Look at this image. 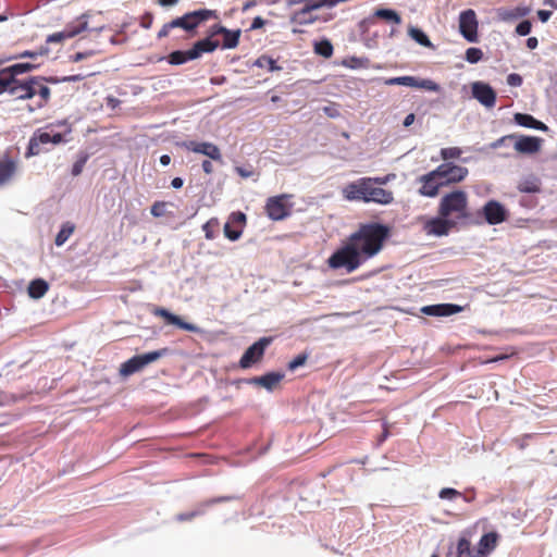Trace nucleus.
Masks as SVG:
<instances>
[{"mask_svg": "<svg viewBox=\"0 0 557 557\" xmlns=\"http://www.w3.org/2000/svg\"><path fill=\"white\" fill-rule=\"evenodd\" d=\"M152 22H153V14L150 13V12H146L141 17H140V26L145 29H149L152 25Z\"/></svg>", "mask_w": 557, "mask_h": 557, "instance_id": "58", "label": "nucleus"}, {"mask_svg": "<svg viewBox=\"0 0 557 557\" xmlns=\"http://www.w3.org/2000/svg\"><path fill=\"white\" fill-rule=\"evenodd\" d=\"M461 496V493L455 488H451V487H444L438 493V497L441 499H448V500H453L457 497H460Z\"/></svg>", "mask_w": 557, "mask_h": 557, "instance_id": "45", "label": "nucleus"}, {"mask_svg": "<svg viewBox=\"0 0 557 557\" xmlns=\"http://www.w3.org/2000/svg\"><path fill=\"white\" fill-rule=\"evenodd\" d=\"M305 5L302 8V13H310L312 11L319 10L323 8L321 0H304Z\"/></svg>", "mask_w": 557, "mask_h": 557, "instance_id": "48", "label": "nucleus"}, {"mask_svg": "<svg viewBox=\"0 0 557 557\" xmlns=\"http://www.w3.org/2000/svg\"><path fill=\"white\" fill-rule=\"evenodd\" d=\"M290 195L282 194L267 199L264 211L269 219L282 221L290 215L292 203L288 202Z\"/></svg>", "mask_w": 557, "mask_h": 557, "instance_id": "9", "label": "nucleus"}, {"mask_svg": "<svg viewBox=\"0 0 557 557\" xmlns=\"http://www.w3.org/2000/svg\"><path fill=\"white\" fill-rule=\"evenodd\" d=\"M513 119L517 124H519L520 126H523V127H529V128H534V129H540V131L547 129V126L544 123H542L541 121H537L532 115L527 114V113H516Z\"/></svg>", "mask_w": 557, "mask_h": 557, "instance_id": "28", "label": "nucleus"}, {"mask_svg": "<svg viewBox=\"0 0 557 557\" xmlns=\"http://www.w3.org/2000/svg\"><path fill=\"white\" fill-rule=\"evenodd\" d=\"M20 160L14 149H7L0 157V187L9 184L17 174Z\"/></svg>", "mask_w": 557, "mask_h": 557, "instance_id": "10", "label": "nucleus"}, {"mask_svg": "<svg viewBox=\"0 0 557 557\" xmlns=\"http://www.w3.org/2000/svg\"><path fill=\"white\" fill-rule=\"evenodd\" d=\"M48 289L49 284L42 278L33 280L27 288L29 297L34 299L44 297Z\"/></svg>", "mask_w": 557, "mask_h": 557, "instance_id": "29", "label": "nucleus"}, {"mask_svg": "<svg viewBox=\"0 0 557 557\" xmlns=\"http://www.w3.org/2000/svg\"><path fill=\"white\" fill-rule=\"evenodd\" d=\"M257 64L261 67L267 66L269 69V71H271V72L281 69L280 66L276 65V62L273 59L265 57V55L259 58L257 60Z\"/></svg>", "mask_w": 557, "mask_h": 557, "instance_id": "47", "label": "nucleus"}, {"mask_svg": "<svg viewBox=\"0 0 557 557\" xmlns=\"http://www.w3.org/2000/svg\"><path fill=\"white\" fill-rule=\"evenodd\" d=\"M539 45V41H537V38L536 37H529L527 39V47L529 49H535Z\"/></svg>", "mask_w": 557, "mask_h": 557, "instance_id": "64", "label": "nucleus"}, {"mask_svg": "<svg viewBox=\"0 0 557 557\" xmlns=\"http://www.w3.org/2000/svg\"><path fill=\"white\" fill-rule=\"evenodd\" d=\"M537 16L540 18L541 22L545 23L549 20V17L552 16V12L550 11H546V10H540L537 12Z\"/></svg>", "mask_w": 557, "mask_h": 557, "instance_id": "61", "label": "nucleus"}, {"mask_svg": "<svg viewBox=\"0 0 557 557\" xmlns=\"http://www.w3.org/2000/svg\"><path fill=\"white\" fill-rule=\"evenodd\" d=\"M63 141V135L61 133H53L50 134L48 132H45L42 129H36L32 137L29 138L28 146L25 152V158H32L34 156H38L47 149L45 146L51 144V145H59Z\"/></svg>", "mask_w": 557, "mask_h": 557, "instance_id": "6", "label": "nucleus"}, {"mask_svg": "<svg viewBox=\"0 0 557 557\" xmlns=\"http://www.w3.org/2000/svg\"><path fill=\"white\" fill-rule=\"evenodd\" d=\"M369 60L367 58L351 57L344 61V65L350 69L367 67Z\"/></svg>", "mask_w": 557, "mask_h": 557, "instance_id": "43", "label": "nucleus"}, {"mask_svg": "<svg viewBox=\"0 0 557 557\" xmlns=\"http://www.w3.org/2000/svg\"><path fill=\"white\" fill-rule=\"evenodd\" d=\"M531 28H532V24L530 21L528 20H524L522 22H520L517 27H516V33L519 35V36H527L530 34L531 32Z\"/></svg>", "mask_w": 557, "mask_h": 557, "instance_id": "51", "label": "nucleus"}, {"mask_svg": "<svg viewBox=\"0 0 557 557\" xmlns=\"http://www.w3.org/2000/svg\"><path fill=\"white\" fill-rule=\"evenodd\" d=\"M414 120H416V115L413 113H409L405 117L403 124H404L405 127H409V126H411L413 124Z\"/></svg>", "mask_w": 557, "mask_h": 557, "instance_id": "63", "label": "nucleus"}, {"mask_svg": "<svg viewBox=\"0 0 557 557\" xmlns=\"http://www.w3.org/2000/svg\"><path fill=\"white\" fill-rule=\"evenodd\" d=\"M522 77L517 73H511L507 76V84L512 87H519L522 85Z\"/></svg>", "mask_w": 557, "mask_h": 557, "instance_id": "57", "label": "nucleus"}, {"mask_svg": "<svg viewBox=\"0 0 557 557\" xmlns=\"http://www.w3.org/2000/svg\"><path fill=\"white\" fill-rule=\"evenodd\" d=\"M421 184L419 194L424 197L434 198L438 195V191L443 186V183L438 175L435 173V169L418 178Z\"/></svg>", "mask_w": 557, "mask_h": 557, "instance_id": "18", "label": "nucleus"}, {"mask_svg": "<svg viewBox=\"0 0 557 557\" xmlns=\"http://www.w3.org/2000/svg\"><path fill=\"white\" fill-rule=\"evenodd\" d=\"M233 499H235L234 496H221V497H216V498H212V499L206 500L205 505L206 506H210V505H213V504H216V503L230 502V500H233Z\"/></svg>", "mask_w": 557, "mask_h": 557, "instance_id": "59", "label": "nucleus"}, {"mask_svg": "<svg viewBox=\"0 0 557 557\" xmlns=\"http://www.w3.org/2000/svg\"><path fill=\"white\" fill-rule=\"evenodd\" d=\"M173 28H177L174 24V20H172L171 22L169 23H165L161 29L158 32V38L159 39H162V38H165L169 36L170 32L173 29Z\"/></svg>", "mask_w": 557, "mask_h": 557, "instance_id": "54", "label": "nucleus"}, {"mask_svg": "<svg viewBox=\"0 0 557 557\" xmlns=\"http://www.w3.org/2000/svg\"><path fill=\"white\" fill-rule=\"evenodd\" d=\"M218 17L215 10L200 9L174 18V24L177 28H182L187 33H194L201 23Z\"/></svg>", "mask_w": 557, "mask_h": 557, "instance_id": "7", "label": "nucleus"}, {"mask_svg": "<svg viewBox=\"0 0 557 557\" xmlns=\"http://www.w3.org/2000/svg\"><path fill=\"white\" fill-rule=\"evenodd\" d=\"M247 216L240 211L232 212L224 224L223 231L227 239L235 242L243 235Z\"/></svg>", "mask_w": 557, "mask_h": 557, "instance_id": "15", "label": "nucleus"}, {"mask_svg": "<svg viewBox=\"0 0 557 557\" xmlns=\"http://www.w3.org/2000/svg\"><path fill=\"white\" fill-rule=\"evenodd\" d=\"M461 311H462V307L459 305H454V304L431 305V306H424L421 309V312H423L426 315H432V317H448V315L459 313Z\"/></svg>", "mask_w": 557, "mask_h": 557, "instance_id": "23", "label": "nucleus"}, {"mask_svg": "<svg viewBox=\"0 0 557 557\" xmlns=\"http://www.w3.org/2000/svg\"><path fill=\"white\" fill-rule=\"evenodd\" d=\"M387 86L400 85L413 88H422L430 91H438L440 86L431 79H419L414 76L391 77L384 81Z\"/></svg>", "mask_w": 557, "mask_h": 557, "instance_id": "16", "label": "nucleus"}, {"mask_svg": "<svg viewBox=\"0 0 557 557\" xmlns=\"http://www.w3.org/2000/svg\"><path fill=\"white\" fill-rule=\"evenodd\" d=\"M458 557H475V550L471 549L470 541L462 536L459 539L457 544Z\"/></svg>", "mask_w": 557, "mask_h": 557, "instance_id": "34", "label": "nucleus"}, {"mask_svg": "<svg viewBox=\"0 0 557 557\" xmlns=\"http://www.w3.org/2000/svg\"><path fill=\"white\" fill-rule=\"evenodd\" d=\"M166 59L168 62L172 65H181L186 63L187 61L194 60V58L190 55V49L186 51H173L166 57Z\"/></svg>", "mask_w": 557, "mask_h": 557, "instance_id": "32", "label": "nucleus"}, {"mask_svg": "<svg viewBox=\"0 0 557 557\" xmlns=\"http://www.w3.org/2000/svg\"><path fill=\"white\" fill-rule=\"evenodd\" d=\"M284 374L278 372H270L262 376H257L251 380L253 384L260 385L268 391H272L275 388L280 382L283 380Z\"/></svg>", "mask_w": 557, "mask_h": 557, "instance_id": "27", "label": "nucleus"}, {"mask_svg": "<svg viewBox=\"0 0 557 557\" xmlns=\"http://www.w3.org/2000/svg\"><path fill=\"white\" fill-rule=\"evenodd\" d=\"M154 315L163 318L166 323L178 326L182 330L195 332L197 326L183 321L178 315H175L164 308H156L153 311Z\"/></svg>", "mask_w": 557, "mask_h": 557, "instance_id": "24", "label": "nucleus"}, {"mask_svg": "<svg viewBox=\"0 0 557 557\" xmlns=\"http://www.w3.org/2000/svg\"><path fill=\"white\" fill-rule=\"evenodd\" d=\"M12 84V76L10 73L4 72V70L0 71V94L7 92L8 88Z\"/></svg>", "mask_w": 557, "mask_h": 557, "instance_id": "46", "label": "nucleus"}, {"mask_svg": "<svg viewBox=\"0 0 557 557\" xmlns=\"http://www.w3.org/2000/svg\"><path fill=\"white\" fill-rule=\"evenodd\" d=\"M435 173L441 178L443 186H449L462 182L469 171L465 166L451 162L442 163L435 169Z\"/></svg>", "mask_w": 557, "mask_h": 557, "instance_id": "11", "label": "nucleus"}, {"mask_svg": "<svg viewBox=\"0 0 557 557\" xmlns=\"http://www.w3.org/2000/svg\"><path fill=\"white\" fill-rule=\"evenodd\" d=\"M271 342L272 337H261L256 343H253L250 347L247 348V350L239 359V367L242 369H248L260 362L263 358L267 347L271 344Z\"/></svg>", "mask_w": 557, "mask_h": 557, "instance_id": "12", "label": "nucleus"}, {"mask_svg": "<svg viewBox=\"0 0 557 557\" xmlns=\"http://www.w3.org/2000/svg\"><path fill=\"white\" fill-rule=\"evenodd\" d=\"M86 15H82L77 23L66 25L62 32L53 33L46 39V44H62L66 39H71L81 33L88 29V23L85 20Z\"/></svg>", "mask_w": 557, "mask_h": 557, "instance_id": "13", "label": "nucleus"}, {"mask_svg": "<svg viewBox=\"0 0 557 557\" xmlns=\"http://www.w3.org/2000/svg\"><path fill=\"white\" fill-rule=\"evenodd\" d=\"M461 153L462 151L458 147H448L441 149V157L445 161L450 159H458L460 158Z\"/></svg>", "mask_w": 557, "mask_h": 557, "instance_id": "42", "label": "nucleus"}, {"mask_svg": "<svg viewBox=\"0 0 557 557\" xmlns=\"http://www.w3.org/2000/svg\"><path fill=\"white\" fill-rule=\"evenodd\" d=\"M497 541L498 534L496 532L484 534L479 541L478 548L475 549V557H486L495 549Z\"/></svg>", "mask_w": 557, "mask_h": 557, "instance_id": "25", "label": "nucleus"}, {"mask_svg": "<svg viewBox=\"0 0 557 557\" xmlns=\"http://www.w3.org/2000/svg\"><path fill=\"white\" fill-rule=\"evenodd\" d=\"M220 230V221L218 218H211L202 225V231L205 232V237L209 240H212L216 237Z\"/></svg>", "mask_w": 557, "mask_h": 557, "instance_id": "33", "label": "nucleus"}, {"mask_svg": "<svg viewBox=\"0 0 557 557\" xmlns=\"http://www.w3.org/2000/svg\"><path fill=\"white\" fill-rule=\"evenodd\" d=\"M165 208H166V202L156 201L150 208V213L156 218H160V216L164 215Z\"/></svg>", "mask_w": 557, "mask_h": 557, "instance_id": "49", "label": "nucleus"}, {"mask_svg": "<svg viewBox=\"0 0 557 557\" xmlns=\"http://www.w3.org/2000/svg\"><path fill=\"white\" fill-rule=\"evenodd\" d=\"M515 139H516V135H513V134L506 135V136L498 138L497 140H495L491 146H492V148L496 149L503 145H507L508 143L513 141Z\"/></svg>", "mask_w": 557, "mask_h": 557, "instance_id": "55", "label": "nucleus"}, {"mask_svg": "<svg viewBox=\"0 0 557 557\" xmlns=\"http://www.w3.org/2000/svg\"><path fill=\"white\" fill-rule=\"evenodd\" d=\"M483 59V51L480 48L471 47L466 51V60L471 63H478Z\"/></svg>", "mask_w": 557, "mask_h": 557, "instance_id": "41", "label": "nucleus"}, {"mask_svg": "<svg viewBox=\"0 0 557 557\" xmlns=\"http://www.w3.org/2000/svg\"><path fill=\"white\" fill-rule=\"evenodd\" d=\"M472 96L486 108H493L496 102L495 90L486 83L474 82L471 85Z\"/></svg>", "mask_w": 557, "mask_h": 557, "instance_id": "21", "label": "nucleus"}, {"mask_svg": "<svg viewBox=\"0 0 557 557\" xmlns=\"http://www.w3.org/2000/svg\"><path fill=\"white\" fill-rule=\"evenodd\" d=\"M235 172L243 178L251 177L256 174L253 168L249 166H236Z\"/></svg>", "mask_w": 557, "mask_h": 557, "instance_id": "53", "label": "nucleus"}, {"mask_svg": "<svg viewBox=\"0 0 557 557\" xmlns=\"http://www.w3.org/2000/svg\"><path fill=\"white\" fill-rule=\"evenodd\" d=\"M87 161V157H83L81 158L79 160H77L74 164H73V168H72V175L73 176H77L82 173L84 166H85V163Z\"/></svg>", "mask_w": 557, "mask_h": 557, "instance_id": "56", "label": "nucleus"}, {"mask_svg": "<svg viewBox=\"0 0 557 557\" xmlns=\"http://www.w3.org/2000/svg\"><path fill=\"white\" fill-rule=\"evenodd\" d=\"M48 53H49V48L48 47H40L36 51L25 50V51L21 52L18 55H16L14 58L15 59H18V58L36 59L39 55H47Z\"/></svg>", "mask_w": 557, "mask_h": 557, "instance_id": "44", "label": "nucleus"}, {"mask_svg": "<svg viewBox=\"0 0 557 557\" xmlns=\"http://www.w3.org/2000/svg\"><path fill=\"white\" fill-rule=\"evenodd\" d=\"M164 352L165 349L149 351L143 355H136L121 364L120 374L125 377L129 376L143 370L146 366L157 361L164 355Z\"/></svg>", "mask_w": 557, "mask_h": 557, "instance_id": "8", "label": "nucleus"}, {"mask_svg": "<svg viewBox=\"0 0 557 557\" xmlns=\"http://www.w3.org/2000/svg\"><path fill=\"white\" fill-rule=\"evenodd\" d=\"M201 168H202V170H203V172L206 174H212L213 173V165H212L211 161H209V160H203L202 164H201Z\"/></svg>", "mask_w": 557, "mask_h": 557, "instance_id": "62", "label": "nucleus"}, {"mask_svg": "<svg viewBox=\"0 0 557 557\" xmlns=\"http://www.w3.org/2000/svg\"><path fill=\"white\" fill-rule=\"evenodd\" d=\"M84 79V76L81 74L63 76V77H42V76H33L27 79L21 81L15 77H12V84L8 88V91L11 96L18 100L34 99L35 104L29 106L28 109L30 112L41 109L46 107L50 100L51 90L45 84H59L66 82H78Z\"/></svg>", "mask_w": 557, "mask_h": 557, "instance_id": "1", "label": "nucleus"}, {"mask_svg": "<svg viewBox=\"0 0 557 557\" xmlns=\"http://www.w3.org/2000/svg\"><path fill=\"white\" fill-rule=\"evenodd\" d=\"M373 17L384 20L387 23H393L396 25L401 24V16L398 14V12L392 9H376L373 13Z\"/></svg>", "mask_w": 557, "mask_h": 557, "instance_id": "31", "label": "nucleus"}, {"mask_svg": "<svg viewBox=\"0 0 557 557\" xmlns=\"http://www.w3.org/2000/svg\"><path fill=\"white\" fill-rule=\"evenodd\" d=\"M437 213L455 220V224L468 220L471 216L468 194L461 189L445 194L438 202Z\"/></svg>", "mask_w": 557, "mask_h": 557, "instance_id": "4", "label": "nucleus"}, {"mask_svg": "<svg viewBox=\"0 0 557 557\" xmlns=\"http://www.w3.org/2000/svg\"><path fill=\"white\" fill-rule=\"evenodd\" d=\"M317 21V16L311 15L310 13H302V9L296 11L292 15V22L299 25H308L313 24Z\"/></svg>", "mask_w": 557, "mask_h": 557, "instance_id": "39", "label": "nucleus"}, {"mask_svg": "<svg viewBox=\"0 0 557 557\" xmlns=\"http://www.w3.org/2000/svg\"><path fill=\"white\" fill-rule=\"evenodd\" d=\"M409 35L419 45L426 47V48H433V44L431 42V40L429 39L426 34H424L421 29L411 27L409 29Z\"/></svg>", "mask_w": 557, "mask_h": 557, "instance_id": "37", "label": "nucleus"}, {"mask_svg": "<svg viewBox=\"0 0 557 557\" xmlns=\"http://www.w3.org/2000/svg\"><path fill=\"white\" fill-rule=\"evenodd\" d=\"M223 35V42L222 48L223 49H234L239 44V37H240V29L236 30H230L227 28L220 29Z\"/></svg>", "mask_w": 557, "mask_h": 557, "instance_id": "30", "label": "nucleus"}, {"mask_svg": "<svg viewBox=\"0 0 557 557\" xmlns=\"http://www.w3.org/2000/svg\"><path fill=\"white\" fill-rule=\"evenodd\" d=\"M459 30L469 42L478 41V20L472 9L462 11L459 15Z\"/></svg>", "mask_w": 557, "mask_h": 557, "instance_id": "14", "label": "nucleus"}, {"mask_svg": "<svg viewBox=\"0 0 557 557\" xmlns=\"http://www.w3.org/2000/svg\"><path fill=\"white\" fill-rule=\"evenodd\" d=\"M395 178H396L395 173H388L384 176L371 177V180L374 182V184H376L379 187L386 185L387 183L394 181Z\"/></svg>", "mask_w": 557, "mask_h": 557, "instance_id": "52", "label": "nucleus"}, {"mask_svg": "<svg viewBox=\"0 0 557 557\" xmlns=\"http://www.w3.org/2000/svg\"><path fill=\"white\" fill-rule=\"evenodd\" d=\"M74 225L71 223H65L62 225L61 230L55 236L54 243L57 246H62L73 234L74 232Z\"/></svg>", "mask_w": 557, "mask_h": 557, "instance_id": "36", "label": "nucleus"}, {"mask_svg": "<svg viewBox=\"0 0 557 557\" xmlns=\"http://www.w3.org/2000/svg\"><path fill=\"white\" fill-rule=\"evenodd\" d=\"M264 24H265V21L262 17L257 16V17L253 18L250 28L251 29H258V28L263 27Z\"/></svg>", "mask_w": 557, "mask_h": 557, "instance_id": "60", "label": "nucleus"}, {"mask_svg": "<svg viewBox=\"0 0 557 557\" xmlns=\"http://www.w3.org/2000/svg\"><path fill=\"white\" fill-rule=\"evenodd\" d=\"M542 139L533 136H517L513 140L515 149L520 153H536L541 149Z\"/></svg>", "mask_w": 557, "mask_h": 557, "instance_id": "22", "label": "nucleus"}, {"mask_svg": "<svg viewBox=\"0 0 557 557\" xmlns=\"http://www.w3.org/2000/svg\"><path fill=\"white\" fill-rule=\"evenodd\" d=\"M183 146L188 151L207 156L211 160L218 161L220 163L223 162L222 153H221L220 148L216 145L212 144V143L189 140V141H185L183 144Z\"/></svg>", "mask_w": 557, "mask_h": 557, "instance_id": "17", "label": "nucleus"}, {"mask_svg": "<svg viewBox=\"0 0 557 557\" xmlns=\"http://www.w3.org/2000/svg\"><path fill=\"white\" fill-rule=\"evenodd\" d=\"M388 233V227L383 224L368 223L360 225L347 240L366 262L382 250Z\"/></svg>", "mask_w": 557, "mask_h": 557, "instance_id": "2", "label": "nucleus"}, {"mask_svg": "<svg viewBox=\"0 0 557 557\" xmlns=\"http://www.w3.org/2000/svg\"><path fill=\"white\" fill-rule=\"evenodd\" d=\"M456 226L457 224H455V220L438 214L436 218L430 219L424 224V231L429 235L445 236L448 235L450 230Z\"/></svg>", "mask_w": 557, "mask_h": 557, "instance_id": "19", "label": "nucleus"}, {"mask_svg": "<svg viewBox=\"0 0 557 557\" xmlns=\"http://www.w3.org/2000/svg\"><path fill=\"white\" fill-rule=\"evenodd\" d=\"M518 190L521 193H537L540 191V183L536 178L523 180L518 184Z\"/></svg>", "mask_w": 557, "mask_h": 557, "instance_id": "38", "label": "nucleus"}, {"mask_svg": "<svg viewBox=\"0 0 557 557\" xmlns=\"http://www.w3.org/2000/svg\"><path fill=\"white\" fill-rule=\"evenodd\" d=\"M482 212L486 222L491 225L500 224L508 218V211L506 208L496 200L487 201L483 206Z\"/></svg>", "mask_w": 557, "mask_h": 557, "instance_id": "20", "label": "nucleus"}, {"mask_svg": "<svg viewBox=\"0 0 557 557\" xmlns=\"http://www.w3.org/2000/svg\"><path fill=\"white\" fill-rule=\"evenodd\" d=\"M307 358L308 357L305 354H300V355L296 356L292 361H289L288 370L294 371L297 368L304 366L307 361Z\"/></svg>", "mask_w": 557, "mask_h": 557, "instance_id": "50", "label": "nucleus"}, {"mask_svg": "<svg viewBox=\"0 0 557 557\" xmlns=\"http://www.w3.org/2000/svg\"><path fill=\"white\" fill-rule=\"evenodd\" d=\"M218 47V40H212L210 37H207L194 44L193 48L190 49V55L194 58V60H196L200 58L202 53L213 52Z\"/></svg>", "mask_w": 557, "mask_h": 557, "instance_id": "26", "label": "nucleus"}, {"mask_svg": "<svg viewBox=\"0 0 557 557\" xmlns=\"http://www.w3.org/2000/svg\"><path fill=\"white\" fill-rule=\"evenodd\" d=\"M326 263L332 270L344 269L347 273H351L359 269L364 261L347 240L329 257Z\"/></svg>", "mask_w": 557, "mask_h": 557, "instance_id": "5", "label": "nucleus"}, {"mask_svg": "<svg viewBox=\"0 0 557 557\" xmlns=\"http://www.w3.org/2000/svg\"><path fill=\"white\" fill-rule=\"evenodd\" d=\"M36 67L37 66L32 63H16L3 70L4 72L10 73L12 77L16 78V75L30 72Z\"/></svg>", "mask_w": 557, "mask_h": 557, "instance_id": "35", "label": "nucleus"}, {"mask_svg": "<svg viewBox=\"0 0 557 557\" xmlns=\"http://www.w3.org/2000/svg\"><path fill=\"white\" fill-rule=\"evenodd\" d=\"M314 52L324 58H331L333 54V46L331 41L324 39L314 44Z\"/></svg>", "mask_w": 557, "mask_h": 557, "instance_id": "40", "label": "nucleus"}, {"mask_svg": "<svg viewBox=\"0 0 557 557\" xmlns=\"http://www.w3.org/2000/svg\"><path fill=\"white\" fill-rule=\"evenodd\" d=\"M342 196L347 201H361L387 206L394 202V193L379 187L370 176L360 177L342 188Z\"/></svg>", "mask_w": 557, "mask_h": 557, "instance_id": "3", "label": "nucleus"}]
</instances>
